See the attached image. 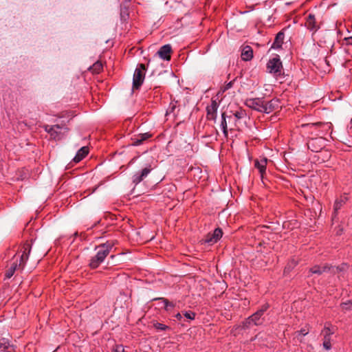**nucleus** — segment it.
Returning <instances> with one entry per match:
<instances>
[{
    "mask_svg": "<svg viewBox=\"0 0 352 352\" xmlns=\"http://www.w3.org/2000/svg\"><path fill=\"white\" fill-rule=\"evenodd\" d=\"M116 244V241L109 240L96 247V254L89 259V266L91 269L97 268L109 255L111 250Z\"/></svg>",
    "mask_w": 352,
    "mask_h": 352,
    "instance_id": "obj_1",
    "label": "nucleus"
},
{
    "mask_svg": "<svg viewBox=\"0 0 352 352\" xmlns=\"http://www.w3.org/2000/svg\"><path fill=\"white\" fill-rule=\"evenodd\" d=\"M31 251V245L28 243L23 245L21 249V254H16L10 261V265L6 272V278H10L18 267L23 266L28 259Z\"/></svg>",
    "mask_w": 352,
    "mask_h": 352,
    "instance_id": "obj_2",
    "label": "nucleus"
},
{
    "mask_svg": "<svg viewBox=\"0 0 352 352\" xmlns=\"http://www.w3.org/2000/svg\"><path fill=\"white\" fill-rule=\"evenodd\" d=\"M267 71L272 74L276 79L283 78L284 77L283 64L279 56L276 55L268 60L267 63Z\"/></svg>",
    "mask_w": 352,
    "mask_h": 352,
    "instance_id": "obj_3",
    "label": "nucleus"
},
{
    "mask_svg": "<svg viewBox=\"0 0 352 352\" xmlns=\"http://www.w3.org/2000/svg\"><path fill=\"white\" fill-rule=\"evenodd\" d=\"M269 305H264L262 306V307L258 310L256 312L253 314L252 316L248 317L243 322V327L244 328H250L252 326H258L263 324L264 319L263 318V316L264 313L267 311L268 309Z\"/></svg>",
    "mask_w": 352,
    "mask_h": 352,
    "instance_id": "obj_4",
    "label": "nucleus"
},
{
    "mask_svg": "<svg viewBox=\"0 0 352 352\" xmlns=\"http://www.w3.org/2000/svg\"><path fill=\"white\" fill-rule=\"evenodd\" d=\"M146 67L144 64H139L133 74V89H138L142 85L145 77Z\"/></svg>",
    "mask_w": 352,
    "mask_h": 352,
    "instance_id": "obj_5",
    "label": "nucleus"
},
{
    "mask_svg": "<svg viewBox=\"0 0 352 352\" xmlns=\"http://www.w3.org/2000/svg\"><path fill=\"white\" fill-rule=\"evenodd\" d=\"M223 235V232L220 228H216L212 233H208L204 239L201 240V243L212 245L221 239Z\"/></svg>",
    "mask_w": 352,
    "mask_h": 352,
    "instance_id": "obj_6",
    "label": "nucleus"
},
{
    "mask_svg": "<svg viewBox=\"0 0 352 352\" xmlns=\"http://www.w3.org/2000/svg\"><path fill=\"white\" fill-rule=\"evenodd\" d=\"M67 129L60 125L56 124L54 126L46 125L45 126V130L50 134V135L54 140H60L62 138L63 131H65Z\"/></svg>",
    "mask_w": 352,
    "mask_h": 352,
    "instance_id": "obj_7",
    "label": "nucleus"
},
{
    "mask_svg": "<svg viewBox=\"0 0 352 352\" xmlns=\"http://www.w3.org/2000/svg\"><path fill=\"white\" fill-rule=\"evenodd\" d=\"M324 146V139L322 138H311L307 142V147L313 152H319Z\"/></svg>",
    "mask_w": 352,
    "mask_h": 352,
    "instance_id": "obj_8",
    "label": "nucleus"
},
{
    "mask_svg": "<svg viewBox=\"0 0 352 352\" xmlns=\"http://www.w3.org/2000/svg\"><path fill=\"white\" fill-rule=\"evenodd\" d=\"M153 170L151 165L142 169L140 171L135 173L132 177V182L135 185L140 184L143 181Z\"/></svg>",
    "mask_w": 352,
    "mask_h": 352,
    "instance_id": "obj_9",
    "label": "nucleus"
},
{
    "mask_svg": "<svg viewBox=\"0 0 352 352\" xmlns=\"http://www.w3.org/2000/svg\"><path fill=\"white\" fill-rule=\"evenodd\" d=\"M246 105L258 112L263 113L264 100L261 98H250L246 100Z\"/></svg>",
    "mask_w": 352,
    "mask_h": 352,
    "instance_id": "obj_10",
    "label": "nucleus"
},
{
    "mask_svg": "<svg viewBox=\"0 0 352 352\" xmlns=\"http://www.w3.org/2000/svg\"><path fill=\"white\" fill-rule=\"evenodd\" d=\"M306 28L313 34L316 33L318 29L320 28V25L318 24L316 16L313 14H309V15L306 18L305 21Z\"/></svg>",
    "mask_w": 352,
    "mask_h": 352,
    "instance_id": "obj_11",
    "label": "nucleus"
},
{
    "mask_svg": "<svg viewBox=\"0 0 352 352\" xmlns=\"http://www.w3.org/2000/svg\"><path fill=\"white\" fill-rule=\"evenodd\" d=\"M280 107V100L278 98H273L270 101L264 100L263 113H270Z\"/></svg>",
    "mask_w": 352,
    "mask_h": 352,
    "instance_id": "obj_12",
    "label": "nucleus"
},
{
    "mask_svg": "<svg viewBox=\"0 0 352 352\" xmlns=\"http://www.w3.org/2000/svg\"><path fill=\"white\" fill-rule=\"evenodd\" d=\"M219 108V104L215 100H212L211 103L206 108L207 118L208 120H216L217 112Z\"/></svg>",
    "mask_w": 352,
    "mask_h": 352,
    "instance_id": "obj_13",
    "label": "nucleus"
},
{
    "mask_svg": "<svg viewBox=\"0 0 352 352\" xmlns=\"http://www.w3.org/2000/svg\"><path fill=\"white\" fill-rule=\"evenodd\" d=\"M171 45L170 44H166L160 48L157 52V54L162 59L164 60H170L171 58Z\"/></svg>",
    "mask_w": 352,
    "mask_h": 352,
    "instance_id": "obj_14",
    "label": "nucleus"
},
{
    "mask_svg": "<svg viewBox=\"0 0 352 352\" xmlns=\"http://www.w3.org/2000/svg\"><path fill=\"white\" fill-rule=\"evenodd\" d=\"M1 352H16V346L11 344L8 339L3 338L0 339Z\"/></svg>",
    "mask_w": 352,
    "mask_h": 352,
    "instance_id": "obj_15",
    "label": "nucleus"
},
{
    "mask_svg": "<svg viewBox=\"0 0 352 352\" xmlns=\"http://www.w3.org/2000/svg\"><path fill=\"white\" fill-rule=\"evenodd\" d=\"M152 135L150 133H140L134 136L133 138V143L132 145L133 146H140L143 142L148 140V138H151Z\"/></svg>",
    "mask_w": 352,
    "mask_h": 352,
    "instance_id": "obj_16",
    "label": "nucleus"
},
{
    "mask_svg": "<svg viewBox=\"0 0 352 352\" xmlns=\"http://www.w3.org/2000/svg\"><path fill=\"white\" fill-rule=\"evenodd\" d=\"M267 163V158H262L260 160H256L254 162V166L258 170L262 178L265 173Z\"/></svg>",
    "mask_w": 352,
    "mask_h": 352,
    "instance_id": "obj_17",
    "label": "nucleus"
},
{
    "mask_svg": "<svg viewBox=\"0 0 352 352\" xmlns=\"http://www.w3.org/2000/svg\"><path fill=\"white\" fill-rule=\"evenodd\" d=\"M346 200H347V197L346 196H342L335 201V203L333 205V219H334L336 217L338 210L346 203Z\"/></svg>",
    "mask_w": 352,
    "mask_h": 352,
    "instance_id": "obj_18",
    "label": "nucleus"
},
{
    "mask_svg": "<svg viewBox=\"0 0 352 352\" xmlns=\"http://www.w3.org/2000/svg\"><path fill=\"white\" fill-rule=\"evenodd\" d=\"M88 153H89V148L87 146H82L77 151V153H76L75 157L73 158L72 161L75 163H78L83 158H85Z\"/></svg>",
    "mask_w": 352,
    "mask_h": 352,
    "instance_id": "obj_19",
    "label": "nucleus"
},
{
    "mask_svg": "<svg viewBox=\"0 0 352 352\" xmlns=\"http://www.w3.org/2000/svg\"><path fill=\"white\" fill-rule=\"evenodd\" d=\"M241 56L245 61L250 60L253 58V50L252 47L249 45L245 46L242 49Z\"/></svg>",
    "mask_w": 352,
    "mask_h": 352,
    "instance_id": "obj_20",
    "label": "nucleus"
},
{
    "mask_svg": "<svg viewBox=\"0 0 352 352\" xmlns=\"http://www.w3.org/2000/svg\"><path fill=\"white\" fill-rule=\"evenodd\" d=\"M284 38H285L284 33L282 32H278L275 37L274 41L272 43L271 48H273V49L280 48L283 43Z\"/></svg>",
    "mask_w": 352,
    "mask_h": 352,
    "instance_id": "obj_21",
    "label": "nucleus"
},
{
    "mask_svg": "<svg viewBox=\"0 0 352 352\" xmlns=\"http://www.w3.org/2000/svg\"><path fill=\"white\" fill-rule=\"evenodd\" d=\"M234 116H228V122H236L237 120L243 118L245 116V112L243 110H240L238 111H236L234 114Z\"/></svg>",
    "mask_w": 352,
    "mask_h": 352,
    "instance_id": "obj_22",
    "label": "nucleus"
},
{
    "mask_svg": "<svg viewBox=\"0 0 352 352\" xmlns=\"http://www.w3.org/2000/svg\"><path fill=\"white\" fill-rule=\"evenodd\" d=\"M227 117L226 116L225 113H222L221 114V128L223 131V133L226 138L228 137V124L226 120Z\"/></svg>",
    "mask_w": 352,
    "mask_h": 352,
    "instance_id": "obj_23",
    "label": "nucleus"
},
{
    "mask_svg": "<svg viewBox=\"0 0 352 352\" xmlns=\"http://www.w3.org/2000/svg\"><path fill=\"white\" fill-rule=\"evenodd\" d=\"M155 300H162L164 305V308L166 311H170L173 307H175V303H174L173 302H170L168 299L165 298H155Z\"/></svg>",
    "mask_w": 352,
    "mask_h": 352,
    "instance_id": "obj_24",
    "label": "nucleus"
},
{
    "mask_svg": "<svg viewBox=\"0 0 352 352\" xmlns=\"http://www.w3.org/2000/svg\"><path fill=\"white\" fill-rule=\"evenodd\" d=\"M327 269L326 266L320 267V266H314L309 269V274L308 276H310L311 274H321L323 272H325Z\"/></svg>",
    "mask_w": 352,
    "mask_h": 352,
    "instance_id": "obj_25",
    "label": "nucleus"
},
{
    "mask_svg": "<svg viewBox=\"0 0 352 352\" xmlns=\"http://www.w3.org/2000/svg\"><path fill=\"white\" fill-rule=\"evenodd\" d=\"M323 347L326 350H329L331 348V338L328 336H324Z\"/></svg>",
    "mask_w": 352,
    "mask_h": 352,
    "instance_id": "obj_26",
    "label": "nucleus"
},
{
    "mask_svg": "<svg viewBox=\"0 0 352 352\" xmlns=\"http://www.w3.org/2000/svg\"><path fill=\"white\" fill-rule=\"evenodd\" d=\"M298 264V262L296 261L294 259H292L291 261L289 262L287 265L285 267L284 272H288L292 269H293L296 265Z\"/></svg>",
    "mask_w": 352,
    "mask_h": 352,
    "instance_id": "obj_27",
    "label": "nucleus"
},
{
    "mask_svg": "<svg viewBox=\"0 0 352 352\" xmlns=\"http://www.w3.org/2000/svg\"><path fill=\"white\" fill-rule=\"evenodd\" d=\"M153 326L156 329L160 330V331H165L168 329V327L167 325H165V324H164L162 323H160V322L154 323Z\"/></svg>",
    "mask_w": 352,
    "mask_h": 352,
    "instance_id": "obj_28",
    "label": "nucleus"
},
{
    "mask_svg": "<svg viewBox=\"0 0 352 352\" xmlns=\"http://www.w3.org/2000/svg\"><path fill=\"white\" fill-rule=\"evenodd\" d=\"M323 332L324 333V336H328L331 338V335L334 333V331L329 326L325 325L323 329Z\"/></svg>",
    "mask_w": 352,
    "mask_h": 352,
    "instance_id": "obj_29",
    "label": "nucleus"
},
{
    "mask_svg": "<svg viewBox=\"0 0 352 352\" xmlns=\"http://www.w3.org/2000/svg\"><path fill=\"white\" fill-rule=\"evenodd\" d=\"M184 316L189 320H194L195 318V313L191 311H185L184 313Z\"/></svg>",
    "mask_w": 352,
    "mask_h": 352,
    "instance_id": "obj_30",
    "label": "nucleus"
},
{
    "mask_svg": "<svg viewBox=\"0 0 352 352\" xmlns=\"http://www.w3.org/2000/svg\"><path fill=\"white\" fill-rule=\"evenodd\" d=\"M351 307H352V303L351 302V301L342 302L341 304V307L342 309H345V310L350 309Z\"/></svg>",
    "mask_w": 352,
    "mask_h": 352,
    "instance_id": "obj_31",
    "label": "nucleus"
},
{
    "mask_svg": "<svg viewBox=\"0 0 352 352\" xmlns=\"http://www.w3.org/2000/svg\"><path fill=\"white\" fill-rule=\"evenodd\" d=\"M113 352H124V349L123 345L118 344L116 345L113 349Z\"/></svg>",
    "mask_w": 352,
    "mask_h": 352,
    "instance_id": "obj_32",
    "label": "nucleus"
},
{
    "mask_svg": "<svg viewBox=\"0 0 352 352\" xmlns=\"http://www.w3.org/2000/svg\"><path fill=\"white\" fill-rule=\"evenodd\" d=\"M176 108V105L175 104H173V103H170L169 107H168V109L167 110V114H169V113H175V109Z\"/></svg>",
    "mask_w": 352,
    "mask_h": 352,
    "instance_id": "obj_33",
    "label": "nucleus"
},
{
    "mask_svg": "<svg viewBox=\"0 0 352 352\" xmlns=\"http://www.w3.org/2000/svg\"><path fill=\"white\" fill-rule=\"evenodd\" d=\"M309 333V330L306 328H302L300 331H297L296 333L298 335H302L303 336L307 335Z\"/></svg>",
    "mask_w": 352,
    "mask_h": 352,
    "instance_id": "obj_34",
    "label": "nucleus"
},
{
    "mask_svg": "<svg viewBox=\"0 0 352 352\" xmlns=\"http://www.w3.org/2000/svg\"><path fill=\"white\" fill-rule=\"evenodd\" d=\"M93 67H94V69L96 72H98V73H99V72H100V70L102 69V64H100V63H95V64L94 65V66H93Z\"/></svg>",
    "mask_w": 352,
    "mask_h": 352,
    "instance_id": "obj_35",
    "label": "nucleus"
},
{
    "mask_svg": "<svg viewBox=\"0 0 352 352\" xmlns=\"http://www.w3.org/2000/svg\"><path fill=\"white\" fill-rule=\"evenodd\" d=\"M346 44L348 45H352V36H349L344 38Z\"/></svg>",
    "mask_w": 352,
    "mask_h": 352,
    "instance_id": "obj_36",
    "label": "nucleus"
},
{
    "mask_svg": "<svg viewBox=\"0 0 352 352\" xmlns=\"http://www.w3.org/2000/svg\"><path fill=\"white\" fill-rule=\"evenodd\" d=\"M233 85V82L230 81L228 83H227L224 87V91L230 89Z\"/></svg>",
    "mask_w": 352,
    "mask_h": 352,
    "instance_id": "obj_37",
    "label": "nucleus"
},
{
    "mask_svg": "<svg viewBox=\"0 0 352 352\" xmlns=\"http://www.w3.org/2000/svg\"><path fill=\"white\" fill-rule=\"evenodd\" d=\"M342 233V228H339L336 231L337 235H340Z\"/></svg>",
    "mask_w": 352,
    "mask_h": 352,
    "instance_id": "obj_38",
    "label": "nucleus"
},
{
    "mask_svg": "<svg viewBox=\"0 0 352 352\" xmlns=\"http://www.w3.org/2000/svg\"><path fill=\"white\" fill-rule=\"evenodd\" d=\"M175 318H176L177 320H180L182 318V316L181 315V314L177 313V314L175 315Z\"/></svg>",
    "mask_w": 352,
    "mask_h": 352,
    "instance_id": "obj_39",
    "label": "nucleus"
}]
</instances>
